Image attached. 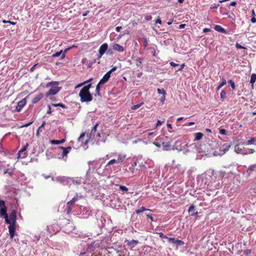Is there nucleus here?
<instances>
[{
	"label": "nucleus",
	"mask_w": 256,
	"mask_h": 256,
	"mask_svg": "<svg viewBox=\"0 0 256 256\" xmlns=\"http://www.w3.org/2000/svg\"><path fill=\"white\" fill-rule=\"evenodd\" d=\"M92 87V84H90L84 86L80 90L79 96L82 102H88L92 100V95L90 92V88Z\"/></svg>",
	"instance_id": "nucleus-1"
},
{
	"label": "nucleus",
	"mask_w": 256,
	"mask_h": 256,
	"mask_svg": "<svg viewBox=\"0 0 256 256\" xmlns=\"http://www.w3.org/2000/svg\"><path fill=\"white\" fill-rule=\"evenodd\" d=\"M48 86H52L48 92L49 95H54L61 89V87L58 86V82L57 81H52L48 84Z\"/></svg>",
	"instance_id": "nucleus-2"
},
{
	"label": "nucleus",
	"mask_w": 256,
	"mask_h": 256,
	"mask_svg": "<svg viewBox=\"0 0 256 256\" xmlns=\"http://www.w3.org/2000/svg\"><path fill=\"white\" fill-rule=\"evenodd\" d=\"M108 48V44L106 43H104L100 47L98 50V59H100L102 58L103 54L106 52Z\"/></svg>",
	"instance_id": "nucleus-3"
},
{
	"label": "nucleus",
	"mask_w": 256,
	"mask_h": 256,
	"mask_svg": "<svg viewBox=\"0 0 256 256\" xmlns=\"http://www.w3.org/2000/svg\"><path fill=\"white\" fill-rule=\"evenodd\" d=\"M7 208L6 206L0 208V216H4L6 223H10V220L8 219V214L6 212Z\"/></svg>",
	"instance_id": "nucleus-4"
},
{
	"label": "nucleus",
	"mask_w": 256,
	"mask_h": 256,
	"mask_svg": "<svg viewBox=\"0 0 256 256\" xmlns=\"http://www.w3.org/2000/svg\"><path fill=\"white\" fill-rule=\"evenodd\" d=\"M10 224L8 226V231L10 233V238H13L15 235L16 233V224H11V222L10 221V223H8Z\"/></svg>",
	"instance_id": "nucleus-5"
},
{
	"label": "nucleus",
	"mask_w": 256,
	"mask_h": 256,
	"mask_svg": "<svg viewBox=\"0 0 256 256\" xmlns=\"http://www.w3.org/2000/svg\"><path fill=\"white\" fill-rule=\"evenodd\" d=\"M69 49H70V48H68L66 49L64 51H63L62 50H61L60 52H57L52 55V57L56 58V57H58L62 55L61 59H63L64 58V57L66 56V52Z\"/></svg>",
	"instance_id": "nucleus-6"
},
{
	"label": "nucleus",
	"mask_w": 256,
	"mask_h": 256,
	"mask_svg": "<svg viewBox=\"0 0 256 256\" xmlns=\"http://www.w3.org/2000/svg\"><path fill=\"white\" fill-rule=\"evenodd\" d=\"M170 65L173 67L176 68V71H179L182 70L184 68L185 66V64H176L173 62H172L170 63Z\"/></svg>",
	"instance_id": "nucleus-7"
},
{
	"label": "nucleus",
	"mask_w": 256,
	"mask_h": 256,
	"mask_svg": "<svg viewBox=\"0 0 256 256\" xmlns=\"http://www.w3.org/2000/svg\"><path fill=\"white\" fill-rule=\"evenodd\" d=\"M16 211L12 210L10 215V219L11 224H16Z\"/></svg>",
	"instance_id": "nucleus-8"
},
{
	"label": "nucleus",
	"mask_w": 256,
	"mask_h": 256,
	"mask_svg": "<svg viewBox=\"0 0 256 256\" xmlns=\"http://www.w3.org/2000/svg\"><path fill=\"white\" fill-rule=\"evenodd\" d=\"M59 148L62 150H63L62 154V158H64V157L66 158L68 154L69 153L70 151L72 149L71 146H68L67 148H65V147L60 146L59 147Z\"/></svg>",
	"instance_id": "nucleus-9"
},
{
	"label": "nucleus",
	"mask_w": 256,
	"mask_h": 256,
	"mask_svg": "<svg viewBox=\"0 0 256 256\" xmlns=\"http://www.w3.org/2000/svg\"><path fill=\"white\" fill-rule=\"evenodd\" d=\"M114 156H118L116 160V163H122L124 161L126 158V155L122 154H117L116 153L114 154Z\"/></svg>",
	"instance_id": "nucleus-10"
},
{
	"label": "nucleus",
	"mask_w": 256,
	"mask_h": 256,
	"mask_svg": "<svg viewBox=\"0 0 256 256\" xmlns=\"http://www.w3.org/2000/svg\"><path fill=\"white\" fill-rule=\"evenodd\" d=\"M26 98H23L20 102H19L18 104V106L16 108V110L18 112H20L22 108L26 104Z\"/></svg>",
	"instance_id": "nucleus-11"
},
{
	"label": "nucleus",
	"mask_w": 256,
	"mask_h": 256,
	"mask_svg": "<svg viewBox=\"0 0 256 256\" xmlns=\"http://www.w3.org/2000/svg\"><path fill=\"white\" fill-rule=\"evenodd\" d=\"M44 94L42 93L39 94L36 96L32 100V103L35 104L38 102L41 99L43 98Z\"/></svg>",
	"instance_id": "nucleus-12"
},
{
	"label": "nucleus",
	"mask_w": 256,
	"mask_h": 256,
	"mask_svg": "<svg viewBox=\"0 0 256 256\" xmlns=\"http://www.w3.org/2000/svg\"><path fill=\"white\" fill-rule=\"evenodd\" d=\"M112 48L114 50L118 52H123L124 51V48L118 44H114L112 45Z\"/></svg>",
	"instance_id": "nucleus-13"
},
{
	"label": "nucleus",
	"mask_w": 256,
	"mask_h": 256,
	"mask_svg": "<svg viewBox=\"0 0 256 256\" xmlns=\"http://www.w3.org/2000/svg\"><path fill=\"white\" fill-rule=\"evenodd\" d=\"M108 81H100L98 84L96 86V94H94V96H96V95L100 96V86L102 84H104L106 82Z\"/></svg>",
	"instance_id": "nucleus-14"
},
{
	"label": "nucleus",
	"mask_w": 256,
	"mask_h": 256,
	"mask_svg": "<svg viewBox=\"0 0 256 256\" xmlns=\"http://www.w3.org/2000/svg\"><path fill=\"white\" fill-rule=\"evenodd\" d=\"M214 30H216L217 32L224 33V34H226V31L222 28L219 25H216L214 28Z\"/></svg>",
	"instance_id": "nucleus-15"
},
{
	"label": "nucleus",
	"mask_w": 256,
	"mask_h": 256,
	"mask_svg": "<svg viewBox=\"0 0 256 256\" xmlns=\"http://www.w3.org/2000/svg\"><path fill=\"white\" fill-rule=\"evenodd\" d=\"M27 152L25 151L22 152V150H20L17 154V158H25L27 156Z\"/></svg>",
	"instance_id": "nucleus-16"
},
{
	"label": "nucleus",
	"mask_w": 256,
	"mask_h": 256,
	"mask_svg": "<svg viewBox=\"0 0 256 256\" xmlns=\"http://www.w3.org/2000/svg\"><path fill=\"white\" fill-rule=\"evenodd\" d=\"M162 145L164 150H168V148L170 146V142L168 141L162 142Z\"/></svg>",
	"instance_id": "nucleus-17"
},
{
	"label": "nucleus",
	"mask_w": 256,
	"mask_h": 256,
	"mask_svg": "<svg viewBox=\"0 0 256 256\" xmlns=\"http://www.w3.org/2000/svg\"><path fill=\"white\" fill-rule=\"evenodd\" d=\"M66 141L65 139H62V140H52L50 141V143L53 144H59L64 143Z\"/></svg>",
	"instance_id": "nucleus-18"
},
{
	"label": "nucleus",
	"mask_w": 256,
	"mask_h": 256,
	"mask_svg": "<svg viewBox=\"0 0 256 256\" xmlns=\"http://www.w3.org/2000/svg\"><path fill=\"white\" fill-rule=\"evenodd\" d=\"M203 136V134L202 132H197L195 134V140H200Z\"/></svg>",
	"instance_id": "nucleus-19"
},
{
	"label": "nucleus",
	"mask_w": 256,
	"mask_h": 256,
	"mask_svg": "<svg viewBox=\"0 0 256 256\" xmlns=\"http://www.w3.org/2000/svg\"><path fill=\"white\" fill-rule=\"evenodd\" d=\"M145 210L151 211V210L147 209V208H145L144 207L142 206L140 209L136 210V213L137 214H140V212H144Z\"/></svg>",
	"instance_id": "nucleus-20"
},
{
	"label": "nucleus",
	"mask_w": 256,
	"mask_h": 256,
	"mask_svg": "<svg viewBox=\"0 0 256 256\" xmlns=\"http://www.w3.org/2000/svg\"><path fill=\"white\" fill-rule=\"evenodd\" d=\"M52 105L55 107L60 106L63 108H66V105H64V104H63L62 103H58V104H52Z\"/></svg>",
	"instance_id": "nucleus-21"
},
{
	"label": "nucleus",
	"mask_w": 256,
	"mask_h": 256,
	"mask_svg": "<svg viewBox=\"0 0 256 256\" xmlns=\"http://www.w3.org/2000/svg\"><path fill=\"white\" fill-rule=\"evenodd\" d=\"M98 126V124H96L94 127L92 128L91 130V134L94 135L96 132V131L97 126Z\"/></svg>",
	"instance_id": "nucleus-22"
},
{
	"label": "nucleus",
	"mask_w": 256,
	"mask_h": 256,
	"mask_svg": "<svg viewBox=\"0 0 256 256\" xmlns=\"http://www.w3.org/2000/svg\"><path fill=\"white\" fill-rule=\"evenodd\" d=\"M159 94H162V95H166V90H164V88H158L157 90Z\"/></svg>",
	"instance_id": "nucleus-23"
},
{
	"label": "nucleus",
	"mask_w": 256,
	"mask_h": 256,
	"mask_svg": "<svg viewBox=\"0 0 256 256\" xmlns=\"http://www.w3.org/2000/svg\"><path fill=\"white\" fill-rule=\"evenodd\" d=\"M141 58H138L136 61V65L138 67L142 68V62H140Z\"/></svg>",
	"instance_id": "nucleus-24"
},
{
	"label": "nucleus",
	"mask_w": 256,
	"mask_h": 256,
	"mask_svg": "<svg viewBox=\"0 0 256 256\" xmlns=\"http://www.w3.org/2000/svg\"><path fill=\"white\" fill-rule=\"evenodd\" d=\"M144 104V102H141L140 104H137L136 105L133 106L132 107V110H135L139 108L142 105Z\"/></svg>",
	"instance_id": "nucleus-25"
},
{
	"label": "nucleus",
	"mask_w": 256,
	"mask_h": 256,
	"mask_svg": "<svg viewBox=\"0 0 256 256\" xmlns=\"http://www.w3.org/2000/svg\"><path fill=\"white\" fill-rule=\"evenodd\" d=\"M110 76L106 72L100 79V80H108Z\"/></svg>",
	"instance_id": "nucleus-26"
},
{
	"label": "nucleus",
	"mask_w": 256,
	"mask_h": 256,
	"mask_svg": "<svg viewBox=\"0 0 256 256\" xmlns=\"http://www.w3.org/2000/svg\"><path fill=\"white\" fill-rule=\"evenodd\" d=\"M226 92L222 90L220 92V98L222 99V100H224V98H226Z\"/></svg>",
	"instance_id": "nucleus-27"
},
{
	"label": "nucleus",
	"mask_w": 256,
	"mask_h": 256,
	"mask_svg": "<svg viewBox=\"0 0 256 256\" xmlns=\"http://www.w3.org/2000/svg\"><path fill=\"white\" fill-rule=\"evenodd\" d=\"M117 69L116 66L112 68L110 70L108 71L107 73L110 76L111 74H113V72Z\"/></svg>",
	"instance_id": "nucleus-28"
},
{
	"label": "nucleus",
	"mask_w": 256,
	"mask_h": 256,
	"mask_svg": "<svg viewBox=\"0 0 256 256\" xmlns=\"http://www.w3.org/2000/svg\"><path fill=\"white\" fill-rule=\"evenodd\" d=\"M176 244L178 246H183L184 244V242L182 240H176Z\"/></svg>",
	"instance_id": "nucleus-29"
},
{
	"label": "nucleus",
	"mask_w": 256,
	"mask_h": 256,
	"mask_svg": "<svg viewBox=\"0 0 256 256\" xmlns=\"http://www.w3.org/2000/svg\"><path fill=\"white\" fill-rule=\"evenodd\" d=\"M120 190L124 191V192H128V188L124 186H121L120 185L119 186Z\"/></svg>",
	"instance_id": "nucleus-30"
},
{
	"label": "nucleus",
	"mask_w": 256,
	"mask_h": 256,
	"mask_svg": "<svg viewBox=\"0 0 256 256\" xmlns=\"http://www.w3.org/2000/svg\"><path fill=\"white\" fill-rule=\"evenodd\" d=\"M168 240L169 242L176 244V240L174 238H168Z\"/></svg>",
	"instance_id": "nucleus-31"
},
{
	"label": "nucleus",
	"mask_w": 256,
	"mask_h": 256,
	"mask_svg": "<svg viewBox=\"0 0 256 256\" xmlns=\"http://www.w3.org/2000/svg\"><path fill=\"white\" fill-rule=\"evenodd\" d=\"M72 206H68L66 205V212L68 214H69L71 211H72Z\"/></svg>",
	"instance_id": "nucleus-32"
},
{
	"label": "nucleus",
	"mask_w": 256,
	"mask_h": 256,
	"mask_svg": "<svg viewBox=\"0 0 256 256\" xmlns=\"http://www.w3.org/2000/svg\"><path fill=\"white\" fill-rule=\"evenodd\" d=\"M114 163H116V159H112V160H110L108 162L106 166L112 165V164H113Z\"/></svg>",
	"instance_id": "nucleus-33"
},
{
	"label": "nucleus",
	"mask_w": 256,
	"mask_h": 256,
	"mask_svg": "<svg viewBox=\"0 0 256 256\" xmlns=\"http://www.w3.org/2000/svg\"><path fill=\"white\" fill-rule=\"evenodd\" d=\"M158 235H159V236L162 238V239H164V238H166L168 239V237L165 235L162 232H159L158 233Z\"/></svg>",
	"instance_id": "nucleus-34"
},
{
	"label": "nucleus",
	"mask_w": 256,
	"mask_h": 256,
	"mask_svg": "<svg viewBox=\"0 0 256 256\" xmlns=\"http://www.w3.org/2000/svg\"><path fill=\"white\" fill-rule=\"evenodd\" d=\"M220 133L223 135L226 134V130L225 129L220 128Z\"/></svg>",
	"instance_id": "nucleus-35"
},
{
	"label": "nucleus",
	"mask_w": 256,
	"mask_h": 256,
	"mask_svg": "<svg viewBox=\"0 0 256 256\" xmlns=\"http://www.w3.org/2000/svg\"><path fill=\"white\" fill-rule=\"evenodd\" d=\"M4 206H6L4 201L0 200V208H4Z\"/></svg>",
	"instance_id": "nucleus-36"
},
{
	"label": "nucleus",
	"mask_w": 256,
	"mask_h": 256,
	"mask_svg": "<svg viewBox=\"0 0 256 256\" xmlns=\"http://www.w3.org/2000/svg\"><path fill=\"white\" fill-rule=\"evenodd\" d=\"M226 84V81H222V82L217 88V90H218L223 86Z\"/></svg>",
	"instance_id": "nucleus-37"
},
{
	"label": "nucleus",
	"mask_w": 256,
	"mask_h": 256,
	"mask_svg": "<svg viewBox=\"0 0 256 256\" xmlns=\"http://www.w3.org/2000/svg\"><path fill=\"white\" fill-rule=\"evenodd\" d=\"M33 122H34V120H32L28 123H27V124H26L22 125L21 126V128L28 127V126H30V125H31Z\"/></svg>",
	"instance_id": "nucleus-38"
},
{
	"label": "nucleus",
	"mask_w": 256,
	"mask_h": 256,
	"mask_svg": "<svg viewBox=\"0 0 256 256\" xmlns=\"http://www.w3.org/2000/svg\"><path fill=\"white\" fill-rule=\"evenodd\" d=\"M220 6L219 4H214L210 6V9L216 8Z\"/></svg>",
	"instance_id": "nucleus-39"
},
{
	"label": "nucleus",
	"mask_w": 256,
	"mask_h": 256,
	"mask_svg": "<svg viewBox=\"0 0 256 256\" xmlns=\"http://www.w3.org/2000/svg\"><path fill=\"white\" fill-rule=\"evenodd\" d=\"M28 144L26 143V145H24L23 148L20 150H22V152L26 151V149L28 148Z\"/></svg>",
	"instance_id": "nucleus-40"
},
{
	"label": "nucleus",
	"mask_w": 256,
	"mask_h": 256,
	"mask_svg": "<svg viewBox=\"0 0 256 256\" xmlns=\"http://www.w3.org/2000/svg\"><path fill=\"white\" fill-rule=\"evenodd\" d=\"M194 210V206L192 204L188 208V212H190Z\"/></svg>",
	"instance_id": "nucleus-41"
},
{
	"label": "nucleus",
	"mask_w": 256,
	"mask_h": 256,
	"mask_svg": "<svg viewBox=\"0 0 256 256\" xmlns=\"http://www.w3.org/2000/svg\"><path fill=\"white\" fill-rule=\"evenodd\" d=\"M106 54L108 55H112L113 54V50L112 49L109 48L107 50Z\"/></svg>",
	"instance_id": "nucleus-42"
},
{
	"label": "nucleus",
	"mask_w": 256,
	"mask_h": 256,
	"mask_svg": "<svg viewBox=\"0 0 256 256\" xmlns=\"http://www.w3.org/2000/svg\"><path fill=\"white\" fill-rule=\"evenodd\" d=\"M165 98H166V95H162V96L161 97V98H160V102L162 104H164V101H165Z\"/></svg>",
	"instance_id": "nucleus-43"
},
{
	"label": "nucleus",
	"mask_w": 256,
	"mask_h": 256,
	"mask_svg": "<svg viewBox=\"0 0 256 256\" xmlns=\"http://www.w3.org/2000/svg\"><path fill=\"white\" fill-rule=\"evenodd\" d=\"M40 66L38 64H35L33 66L32 68H31L30 71L33 72L34 70L38 66Z\"/></svg>",
	"instance_id": "nucleus-44"
},
{
	"label": "nucleus",
	"mask_w": 256,
	"mask_h": 256,
	"mask_svg": "<svg viewBox=\"0 0 256 256\" xmlns=\"http://www.w3.org/2000/svg\"><path fill=\"white\" fill-rule=\"evenodd\" d=\"M251 253V250H246L244 251V254L245 255H248Z\"/></svg>",
	"instance_id": "nucleus-45"
},
{
	"label": "nucleus",
	"mask_w": 256,
	"mask_h": 256,
	"mask_svg": "<svg viewBox=\"0 0 256 256\" xmlns=\"http://www.w3.org/2000/svg\"><path fill=\"white\" fill-rule=\"evenodd\" d=\"M74 204V202H72V200H70V201H69L68 202H67L66 205L68 206H70L72 207Z\"/></svg>",
	"instance_id": "nucleus-46"
},
{
	"label": "nucleus",
	"mask_w": 256,
	"mask_h": 256,
	"mask_svg": "<svg viewBox=\"0 0 256 256\" xmlns=\"http://www.w3.org/2000/svg\"><path fill=\"white\" fill-rule=\"evenodd\" d=\"M236 46L238 48H242V49H243V48H244V46H242V45H240V44H239L238 43H236Z\"/></svg>",
	"instance_id": "nucleus-47"
},
{
	"label": "nucleus",
	"mask_w": 256,
	"mask_h": 256,
	"mask_svg": "<svg viewBox=\"0 0 256 256\" xmlns=\"http://www.w3.org/2000/svg\"><path fill=\"white\" fill-rule=\"evenodd\" d=\"M156 136V134L154 132H151L148 133V138H150V136Z\"/></svg>",
	"instance_id": "nucleus-48"
},
{
	"label": "nucleus",
	"mask_w": 256,
	"mask_h": 256,
	"mask_svg": "<svg viewBox=\"0 0 256 256\" xmlns=\"http://www.w3.org/2000/svg\"><path fill=\"white\" fill-rule=\"evenodd\" d=\"M250 80H256V74H252L251 76Z\"/></svg>",
	"instance_id": "nucleus-49"
},
{
	"label": "nucleus",
	"mask_w": 256,
	"mask_h": 256,
	"mask_svg": "<svg viewBox=\"0 0 256 256\" xmlns=\"http://www.w3.org/2000/svg\"><path fill=\"white\" fill-rule=\"evenodd\" d=\"M230 86L232 88V89H234L235 85L234 81H230Z\"/></svg>",
	"instance_id": "nucleus-50"
},
{
	"label": "nucleus",
	"mask_w": 256,
	"mask_h": 256,
	"mask_svg": "<svg viewBox=\"0 0 256 256\" xmlns=\"http://www.w3.org/2000/svg\"><path fill=\"white\" fill-rule=\"evenodd\" d=\"M72 202H75L76 201L78 200V196H76L74 198H73L72 200Z\"/></svg>",
	"instance_id": "nucleus-51"
},
{
	"label": "nucleus",
	"mask_w": 256,
	"mask_h": 256,
	"mask_svg": "<svg viewBox=\"0 0 256 256\" xmlns=\"http://www.w3.org/2000/svg\"><path fill=\"white\" fill-rule=\"evenodd\" d=\"M164 122H162L160 120H158L156 124V126L158 127L160 125Z\"/></svg>",
	"instance_id": "nucleus-52"
},
{
	"label": "nucleus",
	"mask_w": 256,
	"mask_h": 256,
	"mask_svg": "<svg viewBox=\"0 0 256 256\" xmlns=\"http://www.w3.org/2000/svg\"><path fill=\"white\" fill-rule=\"evenodd\" d=\"M84 136H85V133H84V132L82 133V134L80 135V137L78 138V141H80V140H81V138H84Z\"/></svg>",
	"instance_id": "nucleus-53"
},
{
	"label": "nucleus",
	"mask_w": 256,
	"mask_h": 256,
	"mask_svg": "<svg viewBox=\"0 0 256 256\" xmlns=\"http://www.w3.org/2000/svg\"><path fill=\"white\" fill-rule=\"evenodd\" d=\"M90 82V81H84V82L81 83V84H78V85H77V86H76V88L81 86H82V85H84V84H85L86 82Z\"/></svg>",
	"instance_id": "nucleus-54"
},
{
	"label": "nucleus",
	"mask_w": 256,
	"mask_h": 256,
	"mask_svg": "<svg viewBox=\"0 0 256 256\" xmlns=\"http://www.w3.org/2000/svg\"><path fill=\"white\" fill-rule=\"evenodd\" d=\"M145 18L146 20L148 21L152 20V17L150 16H146Z\"/></svg>",
	"instance_id": "nucleus-55"
},
{
	"label": "nucleus",
	"mask_w": 256,
	"mask_h": 256,
	"mask_svg": "<svg viewBox=\"0 0 256 256\" xmlns=\"http://www.w3.org/2000/svg\"><path fill=\"white\" fill-rule=\"evenodd\" d=\"M45 124H46V122L44 121L42 122V124H41V126L38 128L39 130H41L42 128H43L44 127V126H45Z\"/></svg>",
	"instance_id": "nucleus-56"
},
{
	"label": "nucleus",
	"mask_w": 256,
	"mask_h": 256,
	"mask_svg": "<svg viewBox=\"0 0 256 256\" xmlns=\"http://www.w3.org/2000/svg\"><path fill=\"white\" fill-rule=\"evenodd\" d=\"M254 141H255V140L254 138H251L250 140H248V143L250 144H252L254 142Z\"/></svg>",
	"instance_id": "nucleus-57"
},
{
	"label": "nucleus",
	"mask_w": 256,
	"mask_h": 256,
	"mask_svg": "<svg viewBox=\"0 0 256 256\" xmlns=\"http://www.w3.org/2000/svg\"><path fill=\"white\" fill-rule=\"evenodd\" d=\"M147 218H149L152 222L154 221L153 218L151 214H147L146 215Z\"/></svg>",
	"instance_id": "nucleus-58"
},
{
	"label": "nucleus",
	"mask_w": 256,
	"mask_h": 256,
	"mask_svg": "<svg viewBox=\"0 0 256 256\" xmlns=\"http://www.w3.org/2000/svg\"><path fill=\"white\" fill-rule=\"evenodd\" d=\"M153 144L156 146H157L158 148H160L161 145L159 144V143H158L156 142H153Z\"/></svg>",
	"instance_id": "nucleus-59"
},
{
	"label": "nucleus",
	"mask_w": 256,
	"mask_h": 256,
	"mask_svg": "<svg viewBox=\"0 0 256 256\" xmlns=\"http://www.w3.org/2000/svg\"><path fill=\"white\" fill-rule=\"evenodd\" d=\"M251 22L252 23H256V18L254 16H252V18H251Z\"/></svg>",
	"instance_id": "nucleus-60"
},
{
	"label": "nucleus",
	"mask_w": 256,
	"mask_h": 256,
	"mask_svg": "<svg viewBox=\"0 0 256 256\" xmlns=\"http://www.w3.org/2000/svg\"><path fill=\"white\" fill-rule=\"evenodd\" d=\"M122 26H117L116 28V30L117 32H120V30H121L122 29Z\"/></svg>",
	"instance_id": "nucleus-61"
},
{
	"label": "nucleus",
	"mask_w": 256,
	"mask_h": 256,
	"mask_svg": "<svg viewBox=\"0 0 256 256\" xmlns=\"http://www.w3.org/2000/svg\"><path fill=\"white\" fill-rule=\"evenodd\" d=\"M236 2H232L230 4V6H236Z\"/></svg>",
	"instance_id": "nucleus-62"
},
{
	"label": "nucleus",
	"mask_w": 256,
	"mask_h": 256,
	"mask_svg": "<svg viewBox=\"0 0 256 256\" xmlns=\"http://www.w3.org/2000/svg\"><path fill=\"white\" fill-rule=\"evenodd\" d=\"M186 26L185 24H181L179 26V28L182 29L184 28Z\"/></svg>",
	"instance_id": "nucleus-63"
},
{
	"label": "nucleus",
	"mask_w": 256,
	"mask_h": 256,
	"mask_svg": "<svg viewBox=\"0 0 256 256\" xmlns=\"http://www.w3.org/2000/svg\"><path fill=\"white\" fill-rule=\"evenodd\" d=\"M156 24H160L162 23V21L160 18H158L156 21Z\"/></svg>",
	"instance_id": "nucleus-64"
}]
</instances>
